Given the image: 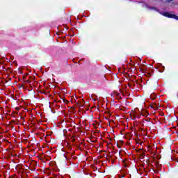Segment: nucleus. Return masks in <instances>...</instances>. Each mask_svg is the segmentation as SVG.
I'll return each mask as SVG.
<instances>
[{
	"label": "nucleus",
	"mask_w": 178,
	"mask_h": 178,
	"mask_svg": "<svg viewBox=\"0 0 178 178\" xmlns=\"http://www.w3.org/2000/svg\"><path fill=\"white\" fill-rule=\"evenodd\" d=\"M163 16H165V17H169V18L175 19L176 20H178L177 15H173L172 14H169V13H163Z\"/></svg>",
	"instance_id": "obj_1"
},
{
	"label": "nucleus",
	"mask_w": 178,
	"mask_h": 178,
	"mask_svg": "<svg viewBox=\"0 0 178 178\" xmlns=\"http://www.w3.org/2000/svg\"><path fill=\"white\" fill-rule=\"evenodd\" d=\"M170 1H173V0H169Z\"/></svg>",
	"instance_id": "obj_2"
}]
</instances>
